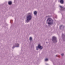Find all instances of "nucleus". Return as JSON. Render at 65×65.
Wrapping results in <instances>:
<instances>
[{"mask_svg": "<svg viewBox=\"0 0 65 65\" xmlns=\"http://www.w3.org/2000/svg\"><path fill=\"white\" fill-rule=\"evenodd\" d=\"M18 46H19V45L18 44V46H17V47H18Z\"/></svg>", "mask_w": 65, "mask_h": 65, "instance_id": "nucleus-12", "label": "nucleus"}, {"mask_svg": "<svg viewBox=\"0 0 65 65\" xmlns=\"http://www.w3.org/2000/svg\"><path fill=\"white\" fill-rule=\"evenodd\" d=\"M60 8H62V6H60Z\"/></svg>", "mask_w": 65, "mask_h": 65, "instance_id": "nucleus-11", "label": "nucleus"}, {"mask_svg": "<svg viewBox=\"0 0 65 65\" xmlns=\"http://www.w3.org/2000/svg\"><path fill=\"white\" fill-rule=\"evenodd\" d=\"M31 16L30 15H29L27 17V20L26 21V22H29L30 20H31Z\"/></svg>", "mask_w": 65, "mask_h": 65, "instance_id": "nucleus-2", "label": "nucleus"}, {"mask_svg": "<svg viewBox=\"0 0 65 65\" xmlns=\"http://www.w3.org/2000/svg\"><path fill=\"white\" fill-rule=\"evenodd\" d=\"M62 27V25H61L60 27Z\"/></svg>", "mask_w": 65, "mask_h": 65, "instance_id": "nucleus-13", "label": "nucleus"}, {"mask_svg": "<svg viewBox=\"0 0 65 65\" xmlns=\"http://www.w3.org/2000/svg\"><path fill=\"white\" fill-rule=\"evenodd\" d=\"M30 14V13H29V14Z\"/></svg>", "mask_w": 65, "mask_h": 65, "instance_id": "nucleus-14", "label": "nucleus"}, {"mask_svg": "<svg viewBox=\"0 0 65 65\" xmlns=\"http://www.w3.org/2000/svg\"><path fill=\"white\" fill-rule=\"evenodd\" d=\"M12 3L11 1H10L8 2V4H9V5H11Z\"/></svg>", "mask_w": 65, "mask_h": 65, "instance_id": "nucleus-6", "label": "nucleus"}, {"mask_svg": "<svg viewBox=\"0 0 65 65\" xmlns=\"http://www.w3.org/2000/svg\"><path fill=\"white\" fill-rule=\"evenodd\" d=\"M63 2L64 1L63 0H61L60 1V3H61V4H63Z\"/></svg>", "mask_w": 65, "mask_h": 65, "instance_id": "nucleus-5", "label": "nucleus"}, {"mask_svg": "<svg viewBox=\"0 0 65 65\" xmlns=\"http://www.w3.org/2000/svg\"><path fill=\"white\" fill-rule=\"evenodd\" d=\"M53 40H56V38L55 37H53L52 38Z\"/></svg>", "mask_w": 65, "mask_h": 65, "instance_id": "nucleus-4", "label": "nucleus"}, {"mask_svg": "<svg viewBox=\"0 0 65 65\" xmlns=\"http://www.w3.org/2000/svg\"><path fill=\"white\" fill-rule=\"evenodd\" d=\"M45 61H48V59L46 58V59L45 60Z\"/></svg>", "mask_w": 65, "mask_h": 65, "instance_id": "nucleus-9", "label": "nucleus"}, {"mask_svg": "<svg viewBox=\"0 0 65 65\" xmlns=\"http://www.w3.org/2000/svg\"><path fill=\"white\" fill-rule=\"evenodd\" d=\"M48 21L49 22L48 23V25H52L53 24V20L51 18L48 19L47 20V22Z\"/></svg>", "mask_w": 65, "mask_h": 65, "instance_id": "nucleus-1", "label": "nucleus"}, {"mask_svg": "<svg viewBox=\"0 0 65 65\" xmlns=\"http://www.w3.org/2000/svg\"><path fill=\"white\" fill-rule=\"evenodd\" d=\"M36 14H37V12L36 11H35L34 12V14L35 15H36Z\"/></svg>", "mask_w": 65, "mask_h": 65, "instance_id": "nucleus-7", "label": "nucleus"}, {"mask_svg": "<svg viewBox=\"0 0 65 65\" xmlns=\"http://www.w3.org/2000/svg\"><path fill=\"white\" fill-rule=\"evenodd\" d=\"M32 38L31 37H30V38H29V40H32Z\"/></svg>", "mask_w": 65, "mask_h": 65, "instance_id": "nucleus-8", "label": "nucleus"}, {"mask_svg": "<svg viewBox=\"0 0 65 65\" xmlns=\"http://www.w3.org/2000/svg\"><path fill=\"white\" fill-rule=\"evenodd\" d=\"M61 55L62 56H64V54H61Z\"/></svg>", "mask_w": 65, "mask_h": 65, "instance_id": "nucleus-10", "label": "nucleus"}, {"mask_svg": "<svg viewBox=\"0 0 65 65\" xmlns=\"http://www.w3.org/2000/svg\"><path fill=\"white\" fill-rule=\"evenodd\" d=\"M36 48L37 50H38V48H39L40 50H41V49H42V46H40V45L39 44L38 45V46L36 47Z\"/></svg>", "mask_w": 65, "mask_h": 65, "instance_id": "nucleus-3", "label": "nucleus"}]
</instances>
